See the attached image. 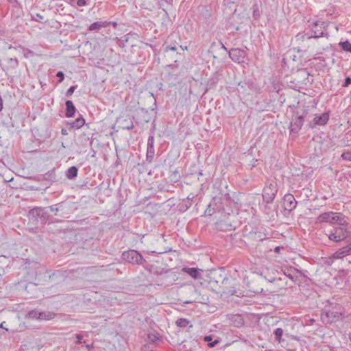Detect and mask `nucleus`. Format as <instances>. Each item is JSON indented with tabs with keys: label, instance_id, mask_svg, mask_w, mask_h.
Returning <instances> with one entry per match:
<instances>
[{
	"label": "nucleus",
	"instance_id": "obj_1",
	"mask_svg": "<svg viewBox=\"0 0 351 351\" xmlns=\"http://www.w3.org/2000/svg\"><path fill=\"white\" fill-rule=\"evenodd\" d=\"M320 312V321L326 326L343 320L345 317V308L334 300H326Z\"/></svg>",
	"mask_w": 351,
	"mask_h": 351
},
{
	"label": "nucleus",
	"instance_id": "obj_2",
	"mask_svg": "<svg viewBox=\"0 0 351 351\" xmlns=\"http://www.w3.org/2000/svg\"><path fill=\"white\" fill-rule=\"evenodd\" d=\"M337 225V226L333 227L327 234L328 239L336 243L351 242V226H349L347 219H345V222H341Z\"/></svg>",
	"mask_w": 351,
	"mask_h": 351
},
{
	"label": "nucleus",
	"instance_id": "obj_3",
	"mask_svg": "<svg viewBox=\"0 0 351 351\" xmlns=\"http://www.w3.org/2000/svg\"><path fill=\"white\" fill-rule=\"evenodd\" d=\"M27 217L29 220V224L34 228L43 226L47 222L49 223L52 218L47 210V208L43 207H34L30 209Z\"/></svg>",
	"mask_w": 351,
	"mask_h": 351
},
{
	"label": "nucleus",
	"instance_id": "obj_4",
	"mask_svg": "<svg viewBox=\"0 0 351 351\" xmlns=\"http://www.w3.org/2000/svg\"><path fill=\"white\" fill-rule=\"evenodd\" d=\"M226 202H228L226 196L221 195L213 197L204 212V215L212 216L213 214L220 212L230 214V211H231L233 213L232 209L225 207Z\"/></svg>",
	"mask_w": 351,
	"mask_h": 351
},
{
	"label": "nucleus",
	"instance_id": "obj_5",
	"mask_svg": "<svg viewBox=\"0 0 351 351\" xmlns=\"http://www.w3.org/2000/svg\"><path fill=\"white\" fill-rule=\"evenodd\" d=\"M213 277H210V284L215 283L219 285L220 288V291L225 294H230L232 295H237V292L234 288V286L237 285L235 280L227 278L226 276L222 277L221 275L219 276L220 280L216 278V274L213 273Z\"/></svg>",
	"mask_w": 351,
	"mask_h": 351
},
{
	"label": "nucleus",
	"instance_id": "obj_6",
	"mask_svg": "<svg viewBox=\"0 0 351 351\" xmlns=\"http://www.w3.org/2000/svg\"><path fill=\"white\" fill-rule=\"evenodd\" d=\"M328 23L324 21H317L313 23V26L311 28V31L313 32V35H308L307 34H298L296 36V39L298 40H304L305 39H310L312 38H317L319 37H326L329 36V34L327 31Z\"/></svg>",
	"mask_w": 351,
	"mask_h": 351
},
{
	"label": "nucleus",
	"instance_id": "obj_7",
	"mask_svg": "<svg viewBox=\"0 0 351 351\" xmlns=\"http://www.w3.org/2000/svg\"><path fill=\"white\" fill-rule=\"evenodd\" d=\"M345 219H348V217L343 213L328 211L319 215L316 218L315 223H327L337 225L339 223L345 222Z\"/></svg>",
	"mask_w": 351,
	"mask_h": 351
},
{
	"label": "nucleus",
	"instance_id": "obj_8",
	"mask_svg": "<svg viewBox=\"0 0 351 351\" xmlns=\"http://www.w3.org/2000/svg\"><path fill=\"white\" fill-rule=\"evenodd\" d=\"M121 259L132 265H141L144 267L147 258L136 250H128L122 252Z\"/></svg>",
	"mask_w": 351,
	"mask_h": 351
},
{
	"label": "nucleus",
	"instance_id": "obj_9",
	"mask_svg": "<svg viewBox=\"0 0 351 351\" xmlns=\"http://www.w3.org/2000/svg\"><path fill=\"white\" fill-rule=\"evenodd\" d=\"M278 192V185L274 179H268L263 192V199L266 203L274 201Z\"/></svg>",
	"mask_w": 351,
	"mask_h": 351
},
{
	"label": "nucleus",
	"instance_id": "obj_10",
	"mask_svg": "<svg viewBox=\"0 0 351 351\" xmlns=\"http://www.w3.org/2000/svg\"><path fill=\"white\" fill-rule=\"evenodd\" d=\"M58 217L62 218H69L70 215L77 210V203L69 200L60 202Z\"/></svg>",
	"mask_w": 351,
	"mask_h": 351
},
{
	"label": "nucleus",
	"instance_id": "obj_11",
	"mask_svg": "<svg viewBox=\"0 0 351 351\" xmlns=\"http://www.w3.org/2000/svg\"><path fill=\"white\" fill-rule=\"evenodd\" d=\"M226 215H228L226 219H220L215 223L217 228L221 231H231L236 228L232 220V218L234 217V214L230 211V214Z\"/></svg>",
	"mask_w": 351,
	"mask_h": 351
},
{
	"label": "nucleus",
	"instance_id": "obj_12",
	"mask_svg": "<svg viewBox=\"0 0 351 351\" xmlns=\"http://www.w3.org/2000/svg\"><path fill=\"white\" fill-rule=\"evenodd\" d=\"M143 267L150 274L156 276H162L169 272L168 269H165V267H162V266L158 265V263H150L147 260Z\"/></svg>",
	"mask_w": 351,
	"mask_h": 351
},
{
	"label": "nucleus",
	"instance_id": "obj_13",
	"mask_svg": "<svg viewBox=\"0 0 351 351\" xmlns=\"http://www.w3.org/2000/svg\"><path fill=\"white\" fill-rule=\"evenodd\" d=\"M28 317L40 320H49L54 317V314L49 311H38L36 309L32 310L27 313Z\"/></svg>",
	"mask_w": 351,
	"mask_h": 351
},
{
	"label": "nucleus",
	"instance_id": "obj_14",
	"mask_svg": "<svg viewBox=\"0 0 351 351\" xmlns=\"http://www.w3.org/2000/svg\"><path fill=\"white\" fill-rule=\"evenodd\" d=\"M298 202L295 200L293 195L287 193L283 197L284 209L289 213L293 211L297 206Z\"/></svg>",
	"mask_w": 351,
	"mask_h": 351
},
{
	"label": "nucleus",
	"instance_id": "obj_15",
	"mask_svg": "<svg viewBox=\"0 0 351 351\" xmlns=\"http://www.w3.org/2000/svg\"><path fill=\"white\" fill-rule=\"evenodd\" d=\"M246 53L239 48L232 49L229 51L230 58L235 62L243 63L245 62Z\"/></svg>",
	"mask_w": 351,
	"mask_h": 351
},
{
	"label": "nucleus",
	"instance_id": "obj_16",
	"mask_svg": "<svg viewBox=\"0 0 351 351\" xmlns=\"http://www.w3.org/2000/svg\"><path fill=\"white\" fill-rule=\"evenodd\" d=\"M154 138L153 136H149L147 140L146 161L152 163L154 161L155 156L154 149Z\"/></svg>",
	"mask_w": 351,
	"mask_h": 351
},
{
	"label": "nucleus",
	"instance_id": "obj_17",
	"mask_svg": "<svg viewBox=\"0 0 351 351\" xmlns=\"http://www.w3.org/2000/svg\"><path fill=\"white\" fill-rule=\"evenodd\" d=\"M306 112L304 114H302L293 118L290 124V130L291 132L297 133L302 128V126L304 123V119L306 115Z\"/></svg>",
	"mask_w": 351,
	"mask_h": 351
},
{
	"label": "nucleus",
	"instance_id": "obj_18",
	"mask_svg": "<svg viewBox=\"0 0 351 351\" xmlns=\"http://www.w3.org/2000/svg\"><path fill=\"white\" fill-rule=\"evenodd\" d=\"M242 202L240 201L237 196H233L232 199L228 198V202H226V208H231L233 210V213L235 212L238 213V210L241 208Z\"/></svg>",
	"mask_w": 351,
	"mask_h": 351
},
{
	"label": "nucleus",
	"instance_id": "obj_19",
	"mask_svg": "<svg viewBox=\"0 0 351 351\" xmlns=\"http://www.w3.org/2000/svg\"><path fill=\"white\" fill-rule=\"evenodd\" d=\"M262 281V278L252 280L248 282V287L250 290L254 293H262L263 291V288L260 285Z\"/></svg>",
	"mask_w": 351,
	"mask_h": 351
},
{
	"label": "nucleus",
	"instance_id": "obj_20",
	"mask_svg": "<svg viewBox=\"0 0 351 351\" xmlns=\"http://www.w3.org/2000/svg\"><path fill=\"white\" fill-rule=\"evenodd\" d=\"M182 271L189 275L195 280H200L202 278L201 272L202 269L195 267H183Z\"/></svg>",
	"mask_w": 351,
	"mask_h": 351
},
{
	"label": "nucleus",
	"instance_id": "obj_21",
	"mask_svg": "<svg viewBox=\"0 0 351 351\" xmlns=\"http://www.w3.org/2000/svg\"><path fill=\"white\" fill-rule=\"evenodd\" d=\"M284 274L293 281L298 278L297 274H301V271L294 267H286L282 269Z\"/></svg>",
	"mask_w": 351,
	"mask_h": 351
},
{
	"label": "nucleus",
	"instance_id": "obj_22",
	"mask_svg": "<svg viewBox=\"0 0 351 351\" xmlns=\"http://www.w3.org/2000/svg\"><path fill=\"white\" fill-rule=\"evenodd\" d=\"M329 119V115L328 113H323L321 115L315 116L313 119V122L315 125H325Z\"/></svg>",
	"mask_w": 351,
	"mask_h": 351
},
{
	"label": "nucleus",
	"instance_id": "obj_23",
	"mask_svg": "<svg viewBox=\"0 0 351 351\" xmlns=\"http://www.w3.org/2000/svg\"><path fill=\"white\" fill-rule=\"evenodd\" d=\"M158 204L156 203H149L146 205L144 208L145 214H148L149 215L154 217L156 214V210H158Z\"/></svg>",
	"mask_w": 351,
	"mask_h": 351
},
{
	"label": "nucleus",
	"instance_id": "obj_24",
	"mask_svg": "<svg viewBox=\"0 0 351 351\" xmlns=\"http://www.w3.org/2000/svg\"><path fill=\"white\" fill-rule=\"evenodd\" d=\"M0 178L3 179L2 182L3 183V184H5V185L8 184L9 186L12 189H17L23 188V185L21 183H17L16 182H15L14 177H11V178L10 180L4 179V177H0Z\"/></svg>",
	"mask_w": 351,
	"mask_h": 351
},
{
	"label": "nucleus",
	"instance_id": "obj_25",
	"mask_svg": "<svg viewBox=\"0 0 351 351\" xmlns=\"http://www.w3.org/2000/svg\"><path fill=\"white\" fill-rule=\"evenodd\" d=\"M110 24V23L107 22V21L95 22L89 26L88 30L89 31H98L103 27H108Z\"/></svg>",
	"mask_w": 351,
	"mask_h": 351
},
{
	"label": "nucleus",
	"instance_id": "obj_26",
	"mask_svg": "<svg viewBox=\"0 0 351 351\" xmlns=\"http://www.w3.org/2000/svg\"><path fill=\"white\" fill-rule=\"evenodd\" d=\"M66 105V113L65 115L66 117H73L75 112V107L73 103L68 100L65 103Z\"/></svg>",
	"mask_w": 351,
	"mask_h": 351
},
{
	"label": "nucleus",
	"instance_id": "obj_27",
	"mask_svg": "<svg viewBox=\"0 0 351 351\" xmlns=\"http://www.w3.org/2000/svg\"><path fill=\"white\" fill-rule=\"evenodd\" d=\"M194 197V196H192V197L189 196L186 199H183L182 202L180 204V210L183 212L187 210L192 206Z\"/></svg>",
	"mask_w": 351,
	"mask_h": 351
},
{
	"label": "nucleus",
	"instance_id": "obj_28",
	"mask_svg": "<svg viewBox=\"0 0 351 351\" xmlns=\"http://www.w3.org/2000/svg\"><path fill=\"white\" fill-rule=\"evenodd\" d=\"M231 321L234 326L237 328H240L244 325V319L239 314L233 315L232 316Z\"/></svg>",
	"mask_w": 351,
	"mask_h": 351
},
{
	"label": "nucleus",
	"instance_id": "obj_29",
	"mask_svg": "<svg viewBox=\"0 0 351 351\" xmlns=\"http://www.w3.org/2000/svg\"><path fill=\"white\" fill-rule=\"evenodd\" d=\"M285 332H287V330L283 329L282 328H277L274 330L273 334L274 335L275 340L278 343H281L284 341L282 337Z\"/></svg>",
	"mask_w": 351,
	"mask_h": 351
},
{
	"label": "nucleus",
	"instance_id": "obj_30",
	"mask_svg": "<svg viewBox=\"0 0 351 351\" xmlns=\"http://www.w3.org/2000/svg\"><path fill=\"white\" fill-rule=\"evenodd\" d=\"M148 340L152 343L158 344L162 341L161 336L158 332L154 331L148 335Z\"/></svg>",
	"mask_w": 351,
	"mask_h": 351
},
{
	"label": "nucleus",
	"instance_id": "obj_31",
	"mask_svg": "<svg viewBox=\"0 0 351 351\" xmlns=\"http://www.w3.org/2000/svg\"><path fill=\"white\" fill-rule=\"evenodd\" d=\"M85 123L84 119L80 116L77 118L74 121H72L69 123V125L71 128L80 129L82 128Z\"/></svg>",
	"mask_w": 351,
	"mask_h": 351
},
{
	"label": "nucleus",
	"instance_id": "obj_32",
	"mask_svg": "<svg viewBox=\"0 0 351 351\" xmlns=\"http://www.w3.org/2000/svg\"><path fill=\"white\" fill-rule=\"evenodd\" d=\"M6 70L10 71L12 69H16L19 66V61L16 58H8L7 60Z\"/></svg>",
	"mask_w": 351,
	"mask_h": 351
},
{
	"label": "nucleus",
	"instance_id": "obj_33",
	"mask_svg": "<svg viewBox=\"0 0 351 351\" xmlns=\"http://www.w3.org/2000/svg\"><path fill=\"white\" fill-rule=\"evenodd\" d=\"M347 256L345 252L343 251L342 248H339L335 252H334L331 256L330 257V259L331 260H337V259H342L344 257Z\"/></svg>",
	"mask_w": 351,
	"mask_h": 351
},
{
	"label": "nucleus",
	"instance_id": "obj_34",
	"mask_svg": "<svg viewBox=\"0 0 351 351\" xmlns=\"http://www.w3.org/2000/svg\"><path fill=\"white\" fill-rule=\"evenodd\" d=\"M45 12L44 10L42 11L41 13H35L34 12H31V18L32 20L35 21L38 23H45L44 19L45 16L43 15V13Z\"/></svg>",
	"mask_w": 351,
	"mask_h": 351
},
{
	"label": "nucleus",
	"instance_id": "obj_35",
	"mask_svg": "<svg viewBox=\"0 0 351 351\" xmlns=\"http://www.w3.org/2000/svg\"><path fill=\"white\" fill-rule=\"evenodd\" d=\"M190 321L186 318H179L176 321V325L182 328L187 327Z\"/></svg>",
	"mask_w": 351,
	"mask_h": 351
},
{
	"label": "nucleus",
	"instance_id": "obj_36",
	"mask_svg": "<svg viewBox=\"0 0 351 351\" xmlns=\"http://www.w3.org/2000/svg\"><path fill=\"white\" fill-rule=\"evenodd\" d=\"M59 205H60V203H58V204H56L49 206L47 208H49L51 212L53 213L55 215L58 217L59 209H60Z\"/></svg>",
	"mask_w": 351,
	"mask_h": 351
},
{
	"label": "nucleus",
	"instance_id": "obj_37",
	"mask_svg": "<svg viewBox=\"0 0 351 351\" xmlns=\"http://www.w3.org/2000/svg\"><path fill=\"white\" fill-rule=\"evenodd\" d=\"M77 168L75 166L71 167L66 172V176H77Z\"/></svg>",
	"mask_w": 351,
	"mask_h": 351
},
{
	"label": "nucleus",
	"instance_id": "obj_38",
	"mask_svg": "<svg viewBox=\"0 0 351 351\" xmlns=\"http://www.w3.org/2000/svg\"><path fill=\"white\" fill-rule=\"evenodd\" d=\"M138 167H139V169H138L139 173L147 174L148 176H149L151 174V170L145 168L144 164L138 165Z\"/></svg>",
	"mask_w": 351,
	"mask_h": 351
},
{
	"label": "nucleus",
	"instance_id": "obj_39",
	"mask_svg": "<svg viewBox=\"0 0 351 351\" xmlns=\"http://www.w3.org/2000/svg\"><path fill=\"white\" fill-rule=\"evenodd\" d=\"M341 45L344 51L351 53V43L349 41L341 43Z\"/></svg>",
	"mask_w": 351,
	"mask_h": 351
},
{
	"label": "nucleus",
	"instance_id": "obj_40",
	"mask_svg": "<svg viewBox=\"0 0 351 351\" xmlns=\"http://www.w3.org/2000/svg\"><path fill=\"white\" fill-rule=\"evenodd\" d=\"M348 244L344 247H342L343 251L345 252L346 256L351 255V241L347 242Z\"/></svg>",
	"mask_w": 351,
	"mask_h": 351
},
{
	"label": "nucleus",
	"instance_id": "obj_41",
	"mask_svg": "<svg viewBox=\"0 0 351 351\" xmlns=\"http://www.w3.org/2000/svg\"><path fill=\"white\" fill-rule=\"evenodd\" d=\"M341 158L343 160H351V149L347 152H344L341 154Z\"/></svg>",
	"mask_w": 351,
	"mask_h": 351
},
{
	"label": "nucleus",
	"instance_id": "obj_42",
	"mask_svg": "<svg viewBox=\"0 0 351 351\" xmlns=\"http://www.w3.org/2000/svg\"><path fill=\"white\" fill-rule=\"evenodd\" d=\"M348 274V270H346V269H340L338 272V276L341 278H346Z\"/></svg>",
	"mask_w": 351,
	"mask_h": 351
},
{
	"label": "nucleus",
	"instance_id": "obj_43",
	"mask_svg": "<svg viewBox=\"0 0 351 351\" xmlns=\"http://www.w3.org/2000/svg\"><path fill=\"white\" fill-rule=\"evenodd\" d=\"M76 89V86H71L66 91V96H71L73 92L75 91V90Z\"/></svg>",
	"mask_w": 351,
	"mask_h": 351
},
{
	"label": "nucleus",
	"instance_id": "obj_44",
	"mask_svg": "<svg viewBox=\"0 0 351 351\" xmlns=\"http://www.w3.org/2000/svg\"><path fill=\"white\" fill-rule=\"evenodd\" d=\"M56 76L59 77V82H62L64 80V75L62 71H58Z\"/></svg>",
	"mask_w": 351,
	"mask_h": 351
},
{
	"label": "nucleus",
	"instance_id": "obj_45",
	"mask_svg": "<svg viewBox=\"0 0 351 351\" xmlns=\"http://www.w3.org/2000/svg\"><path fill=\"white\" fill-rule=\"evenodd\" d=\"M219 343V341L218 339H215L213 341H210L208 343V346L210 347V348H214L215 346H216L218 343Z\"/></svg>",
	"mask_w": 351,
	"mask_h": 351
},
{
	"label": "nucleus",
	"instance_id": "obj_46",
	"mask_svg": "<svg viewBox=\"0 0 351 351\" xmlns=\"http://www.w3.org/2000/svg\"><path fill=\"white\" fill-rule=\"evenodd\" d=\"M77 5L79 7L85 6L86 5V0H77Z\"/></svg>",
	"mask_w": 351,
	"mask_h": 351
},
{
	"label": "nucleus",
	"instance_id": "obj_47",
	"mask_svg": "<svg viewBox=\"0 0 351 351\" xmlns=\"http://www.w3.org/2000/svg\"><path fill=\"white\" fill-rule=\"evenodd\" d=\"M158 188L160 189V191H169V185L166 186V185L160 184L158 186Z\"/></svg>",
	"mask_w": 351,
	"mask_h": 351
},
{
	"label": "nucleus",
	"instance_id": "obj_48",
	"mask_svg": "<svg viewBox=\"0 0 351 351\" xmlns=\"http://www.w3.org/2000/svg\"><path fill=\"white\" fill-rule=\"evenodd\" d=\"M350 83H351V78L350 77H347L345 80V82L343 86L344 87H347Z\"/></svg>",
	"mask_w": 351,
	"mask_h": 351
},
{
	"label": "nucleus",
	"instance_id": "obj_49",
	"mask_svg": "<svg viewBox=\"0 0 351 351\" xmlns=\"http://www.w3.org/2000/svg\"><path fill=\"white\" fill-rule=\"evenodd\" d=\"M133 128H134V124L132 122H130V124H128L127 125L123 126V129H125V130H132Z\"/></svg>",
	"mask_w": 351,
	"mask_h": 351
},
{
	"label": "nucleus",
	"instance_id": "obj_50",
	"mask_svg": "<svg viewBox=\"0 0 351 351\" xmlns=\"http://www.w3.org/2000/svg\"><path fill=\"white\" fill-rule=\"evenodd\" d=\"M176 49H177V48H176V46H174V47H169V46H167V47H165V51H169V50H171V51H176Z\"/></svg>",
	"mask_w": 351,
	"mask_h": 351
},
{
	"label": "nucleus",
	"instance_id": "obj_51",
	"mask_svg": "<svg viewBox=\"0 0 351 351\" xmlns=\"http://www.w3.org/2000/svg\"><path fill=\"white\" fill-rule=\"evenodd\" d=\"M212 339H213L212 335H208V336H205V337H204V341H205L206 342H208V343L209 342H210V341L212 340Z\"/></svg>",
	"mask_w": 351,
	"mask_h": 351
},
{
	"label": "nucleus",
	"instance_id": "obj_52",
	"mask_svg": "<svg viewBox=\"0 0 351 351\" xmlns=\"http://www.w3.org/2000/svg\"><path fill=\"white\" fill-rule=\"evenodd\" d=\"M305 320L306 323L309 322L310 324H313L315 322V319L314 318L307 319V317H305Z\"/></svg>",
	"mask_w": 351,
	"mask_h": 351
},
{
	"label": "nucleus",
	"instance_id": "obj_53",
	"mask_svg": "<svg viewBox=\"0 0 351 351\" xmlns=\"http://www.w3.org/2000/svg\"><path fill=\"white\" fill-rule=\"evenodd\" d=\"M282 248H283V247H282V246H277V247H276L274 248V252H276V253H279V252H280V250H281V249H282Z\"/></svg>",
	"mask_w": 351,
	"mask_h": 351
},
{
	"label": "nucleus",
	"instance_id": "obj_54",
	"mask_svg": "<svg viewBox=\"0 0 351 351\" xmlns=\"http://www.w3.org/2000/svg\"><path fill=\"white\" fill-rule=\"evenodd\" d=\"M61 133L63 135L67 134V132H66V130L65 129H62Z\"/></svg>",
	"mask_w": 351,
	"mask_h": 351
},
{
	"label": "nucleus",
	"instance_id": "obj_55",
	"mask_svg": "<svg viewBox=\"0 0 351 351\" xmlns=\"http://www.w3.org/2000/svg\"><path fill=\"white\" fill-rule=\"evenodd\" d=\"M143 351H154L153 350H149V348H147L146 347L143 349Z\"/></svg>",
	"mask_w": 351,
	"mask_h": 351
},
{
	"label": "nucleus",
	"instance_id": "obj_56",
	"mask_svg": "<svg viewBox=\"0 0 351 351\" xmlns=\"http://www.w3.org/2000/svg\"><path fill=\"white\" fill-rule=\"evenodd\" d=\"M88 184V182H86V183H85V184H82V185L81 186V188L82 189V188H84V186H86V188H88V186H86V184Z\"/></svg>",
	"mask_w": 351,
	"mask_h": 351
},
{
	"label": "nucleus",
	"instance_id": "obj_57",
	"mask_svg": "<svg viewBox=\"0 0 351 351\" xmlns=\"http://www.w3.org/2000/svg\"><path fill=\"white\" fill-rule=\"evenodd\" d=\"M10 3H16V0H8Z\"/></svg>",
	"mask_w": 351,
	"mask_h": 351
},
{
	"label": "nucleus",
	"instance_id": "obj_58",
	"mask_svg": "<svg viewBox=\"0 0 351 351\" xmlns=\"http://www.w3.org/2000/svg\"><path fill=\"white\" fill-rule=\"evenodd\" d=\"M23 178H34L35 180V178L36 177H32V176H29V177H23Z\"/></svg>",
	"mask_w": 351,
	"mask_h": 351
},
{
	"label": "nucleus",
	"instance_id": "obj_59",
	"mask_svg": "<svg viewBox=\"0 0 351 351\" xmlns=\"http://www.w3.org/2000/svg\"><path fill=\"white\" fill-rule=\"evenodd\" d=\"M275 280V278H272L271 279L269 280V281L270 282H274Z\"/></svg>",
	"mask_w": 351,
	"mask_h": 351
},
{
	"label": "nucleus",
	"instance_id": "obj_60",
	"mask_svg": "<svg viewBox=\"0 0 351 351\" xmlns=\"http://www.w3.org/2000/svg\"><path fill=\"white\" fill-rule=\"evenodd\" d=\"M349 339L351 341V332L349 333Z\"/></svg>",
	"mask_w": 351,
	"mask_h": 351
},
{
	"label": "nucleus",
	"instance_id": "obj_61",
	"mask_svg": "<svg viewBox=\"0 0 351 351\" xmlns=\"http://www.w3.org/2000/svg\"><path fill=\"white\" fill-rule=\"evenodd\" d=\"M67 178H68L69 179H71H71L75 178V177H71V176H69V177H67Z\"/></svg>",
	"mask_w": 351,
	"mask_h": 351
},
{
	"label": "nucleus",
	"instance_id": "obj_62",
	"mask_svg": "<svg viewBox=\"0 0 351 351\" xmlns=\"http://www.w3.org/2000/svg\"><path fill=\"white\" fill-rule=\"evenodd\" d=\"M113 26H114V27H116V26H117V23H116V22H115V23H113Z\"/></svg>",
	"mask_w": 351,
	"mask_h": 351
},
{
	"label": "nucleus",
	"instance_id": "obj_63",
	"mask_svg": "<svg viewBox=\"0 0 351 351\" xmlns=\"http://www.w3.org/2000/svg\"><path fill=\"white\" fill-rule=\"evenodd\" d=\"M235 29H236V30H239V27H235Z\"/></svg>",
	"mask_w": 351,
	"mask_h": 351
},
{
	"label": "nucleus",
	"instance_id": "obj_64",
	"mask_svg": "<svg viewBox=\"0 0 351 351\" xmlns=\"http://www.w3.org/2000/svg\"><path fill=\"white\" fill-rule=\"evenodd\" d=\"M199 176H202V172H199Z\"/></svg>",
	"mask_w": 351,
	"mask_h": 351
}]
</instances>
